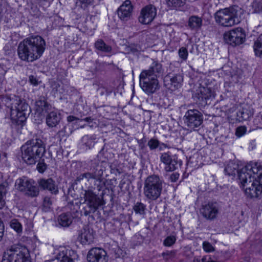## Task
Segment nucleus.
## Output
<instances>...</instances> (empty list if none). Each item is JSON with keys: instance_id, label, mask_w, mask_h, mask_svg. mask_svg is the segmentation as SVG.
<instances>
[{"instance_id": "nucleus-16", "label": "nucleus", "mask_w": 262, "mask_h": 262, "mask_svg": "<svg viewBox=\"0 0 262 262\" xmlns=\"http://www.w3.org/2000/svg\"><path fill=\"white\" fill-rule=\"evenodd\" d=\"M183 81V76L181 74H168L164 79L165 85L171 90L180 88Z\"/></svg>"}, {"instance_id": "nucleus-14", "label": "nucleus", "mask_w": 262, "mask_h": 262, "mask_svg": "<svg viewBox=\"0 0 262 262\" xmlns=\"http://www.w3.org/2000/svg\"><path fill=\"white\" fill-rule=\"evenodd\" d=\"M160 159V161L165 164L164 169L166 171H173L178 168L177 158L175 156L171 155L169 152L162 153Z\"/></svg>"}, {"instance_id": "nucleus-53", "label": "nucleus", "mask_w": 262, "mask_h": 262, "mask_svg": "<svg viewBox=\"0 0 262 262\" xmlns=\"http://www.w3.org/2000/svg\"><path fill=\"white\" fill-rule=\"evenodd\" d=\"M66 136V127H64L63 128H62L60 130H59L57 134V138L60 139V140H61V138Z\"/></svg>"}, {"instance_id": "nucleus-1", "label": "nucleus", "mask_w": 262, "mask_h": 262, "mask_svg": "<svg viewBox=\"0 0 262 262\" xmlns=\"http://www.w3.org/2000/svg\"><path fill=\"white\" fill-rule=\"evenodd\" d=\"M238 178L246 194L251 198L262 194V166L250 162L238 171Z\"/></svg>"}, {"instance_id": "nucleus-60", "label": "nucleus", "mask_w": 262, "mask_h": 262, "mask_svg": "<svg viewBox=\"0 0 262 262\" xmlns=\"http://www.w3.org/2000/svg\"><path fill=\"white\" fill-rule=\"evenodd\" d=\"M202 262H215L214 261L211 260L210 258H209V259L207 261H206V258H203L202 259Z\"/></svg>"}, {"instance_id": "nucleus-2", "label": "nucleus", "mask_w": 262, "mask_h": 262, "mask_svg": "<svg viewBox=\"0 0 262 262\" xmlns=\"http://www.w3.org/2000/svg\"><path fill=\"white\" fill-rule=\"evenodd\" d=\"M46 41L41 36L32 35L19 43L18 56L23 61L34 62L42 56L46 50Z\"/></svg>"}, {"instance_id": "nucleus-5", "label": "nucleus", "mask_w": 262, "mask_h": 262, "mask_svg": "<svg viewBox=\"0 0 262 262\" xmlns=\"http://www.w3.org/2000/svg\"><path fill=\"white\" fill-rule=\"evenodd\" d=\"M163 189V181L158 175L147 177L144 183L143 194L150 201H156L161 196Z\"/></svg>"}, {"instance_id": "nucleus-52", "label": "nucleus", "mask_w": 262, "mask_h": 262, "mask_svg": "<svg viewBox=\"0 0 262 262\" xmlns=\"http://www.w3.org/2000/svg\"><path fill=\"white\" fill-rule=\"evenodd\" d=\"M46 168L47 166L44 163L39 162L37 165V169L39 172H43Z\"/></svg>"}, {"instance_id": "nucleus-56", "label": "nucleus", "mask_w": 262, "mask_h": 262, "mask_svg": "<svg viewBox=\"0 0 262 262\" xmlns=\"http://www.w3.org/2000/svg\"><path fill=\"white\" fill-rule=\"evenodd\" d=\"M84 180V174L83 173L81 174L79 176H78L76 180H75V183L77 184L78 182H80V181Z\"/></svg>"}, {"instance_id": "nucleus-54", "label": "nucleus", "mask_w": 262, "mask_h": 262, "mask_svg": "<svg viewBox=\"0 0 262 262\" xmlns=\"http://www.w3.org/2000/svg\"><path fill=\"white\" fill-rule=\"evenodd\" d=\"M179 178V174L177 172L173 173L171 174L170 177V179L171 182H176Z\"/></svg>"}, {"instance_id": "nucleus-43", "label": "nucleus", "mask_w": 262, "mask_h": 262, "mask_svg": "<svg viewBox=\"0 0 262 262\" xmlns=\"http://www.w3.org/2000/svg\"><path fill=\"white\" fill-rule=\"evenodd\" d=\"M176 241V238L174 236H168L164 239L163 245L166 247H170L175 243Z\"/></svg>"}, {"instance_id": "nucleus-30", "label": "nucleus", "mask_w": 262, "mask_h": 262, "mask_svg": "<svg viewBox=\"0 0 262 262\" xmlns=\"http://www.w3.org/2000/svg\"><path fill=\"white\" fill-rule=\"evenodd\" d=\"M253 47L255 55L257 57H262V34L254 41Z\"/></svg>"}, {"instance_id": "nucleus-36", "label": "nucleus", "mask_w": 262, "mask_h": 262, "mask_svg": "<svg viewBox=\"0 0 262 262\" xmlns=\"http://www.w3.org/2000/svg\"><path fill=\"white\" fill-rule=\"evenodd\" d=\"M213 95V92L209 88H203L201 90L199 97L201 98L202 100L205 99L206 100L210 99Z\"/></svg>"}, {"instance_id": "nucleus-44", "label": "nucleus", "mask_w": 262, "mask_h": 262, "mask_svg": "<svg viewBox=\"0 0 262 262\" xmlns=\"http://www.w3.org/2000/svg\"><path fill=\"white\" fill-rule=\"evenodd\" d=\"M52 204V202L49 197L46 196L43 202V209L45 211H48Z\"/></svg>"}, {"instance_id": "nucleus-25", "label": "nucleus", "mask_w": 262, "mask_h": 262, "mask_svg": "<svg viewBox=\"0 0 262 262\" xmlns=\"http://www.w3.org/2000/svg\"><path fill=\"white\" fill-rule=\"evenodd\" d=\"M46 116V123L49 127L56 126L60 122L61 119L60 115L56 111H50L48 112Z\"/></svg>"}, {"instance_id": "nucleus-47", "label": "nucleus", "mask_w": 262, "mask_h": 262, "mask_svg": "<svg viewBox=\"0 0 262 262\" xmlns=\"http://www.w3.org/2000/svg\"><path fill=\"white\" fill-rule=\"evenodd\" d=\"M176 252L174 251H167L162 253V256L166 260L173 258L175 256Z\"/></svg>"}, {"instance_id": "nucleus-11", "label": "nucleus", "mask_w": 262, "mask_h": 262, "mask_svg": "<svg viewBox=\"0 0 262 262\" xmlns=\"http://www.w3.org/2000/svg\"><path fill=\"white\" fill-rule=\"evenodd\" d=\"M30 108L27 103L18 98H16L11 104V116L18 118H26L29 115Z\"/></svg>"}, {"instance_id": "nucleus-33", "label": "nucleus", "mask_w": 262, "mask_h": 262, "mask_svg": "<svg viewBox=\"0 0 262 262\" xmlns=\"http://www.w3.org/2000/svg\"><path fill=\"white\" fill-rule=\"evenodd\" d=\"M96 139V135L89 136L86 135L82 137V142L87 146L89 149L94 147L95 144V140Z\"/></svg>"}, {"instance_id": "nucleus-31", "label": "nucleus", "mask_w": 262, "mask_h": 262, "mask_svg": "<svg viewBox=\"0 0 262 262\" xmlns=\"http://www.w3.org/2000/svg\"><path fill=\"white\" fill-rule=\"evenodd\" d=\"M238 169V164L233 162H230L226 166L224 171L226 174L229 176H235L236 173L239 171Z\"/></svg>"}, {"instance_id": "nucleus-28", "label": "nucleus", "mask_w": 262, "mask_h": 262, "mask_svg": "<svg viewBox=\"0 0 262 262\" xmlns=\"http://www.w3.org/2000/svg\"><path fill=\"white\" fill-rule=\"evenodd\" d=\"M58 222L61 226L68 227L72 222V217L70 213H63L58 216Z\"/></svg>"}, {"instance_id": "nucleus-26", "label": "nucleus", "mask_w": 262, "mask_h": 262, "mask_svg": "<svg viewBox=\"0 0 262 262\" xmlns=\"http://www.w3.org/2000/svg\"><path fill=\"white\" fill-rule=\"evenodd\" d=\"M253 114L252 109L250 108L243 107L237 113V119L239 121L247 120L251 117Z\"/></svg>"}, {"instance_id": "nucleus-51", "label": "nucleus", "mask_w": 262, "mask_h": 262, "mask_svg": "<svg viewBox=\"0 0 262 262\" xmlns=\"http://www.w3.org/2000/svg\"><path fill=\"white\" fill-rule=\"evenodd\" d=\"M84 174V180H85L87 182H90L91 180H95L94 176L92 174V173L89 171L85 173H83Z\"/></svg>"}, {"instance_id": "nucleus-9", "label": "nucleus", "mask_w": 262, "mask_h": 262, "mask_svg": "<svg viewBox=\"0 0 262 262\" xmlns=\"http://www.w3.org/2000/svg\"><path fill=\"white\" fill-rule=\"evenodd\" d=\"M2 262H30L19 247L11 246L4 253Z\"/></svg>"}, {"instance_id": "nucleus-35", "label": "nucleus", "mask_w": 262, "mask_h": 262, "mask_svg": "<svg viewBox=\"0 0 262 262\" xmlns=\"http://www.w3.org/2000/svg\"><path fill=\"white\" fill-rule=\"evenodd\" d=\"M146 206L141 202H137L133 206V210L137 214L144 215L145 214Z\"/></svg>"}, {"instance_id": "nucleus-50", "label": "nucleus", "mask_w": 262, "mask_h": 262, "mask_svg": "<svg viewBox=\"0 0 262 262\" xmlns=\"http://www.w3.org/2000/svg\"><path fill=\"white\" fill-rule=\"evenodd\" d=\"M29 82L34 86H36L39 84L38 80L36 77L33 75H30L29 76Z\"/></svg>"}, {"instance_id": "nucleus-13", "label": "nucleus", "mask_w": 262, "mask_h": 262, "mask_svg": "<svg viewBox=\"0 0 262 262\" xmlns=\"http://www.w3.org/2000/svg\"><path fill=\"white\" fill-rule=\"evenodd\" d=\"M221 207L217 202H208L202 206L201 214L207 220L213 221L220 213Z\"/></svg>"}, {"instance_id": "nucleus-6", "label": "nucleus", "mask_w": 262, "mask_h": 262, "mask_svg": "<svg viewBox=\"0 0 262 262\" xmlns=\"http://www.w3.org/2000/svg\"><path fill=\"white\" fill-rule=\"evenodd\" d=\"M15 187L17 190L24 192L26 195L32 198L36 197L39 193V188L35 181L25 177L16 180Z\"/></svg>"}, {"instance_id": "nucleus-4", "label": "nucleus", "mask_w": 262, "mask_h": 262, "mask_svg": "<svg viewBox=\"0 0 262 262\" xmlns=\"http://www.w3.org/2000/svg\"><path fill=\"white\" fill-rule=\"evenodd\" d=\"M240 8L237 6L221 9L214 14L215 22L224 27H231L239 23L238 13Z\"/></svg>"}, {"instance_id": "nucleus-17", "label": "nucleus", "mask_w": 262, "mask_h": 262, "mask_svg": "<svg viewBox=\"0 0 262 262\" xmlns=\"http://www.w3.org/2000/svg\"><path fill=\"white\" fill-rule=\"evenodd\" d=\"M87 259L89 262H107L106 252L100 248H92L88 252Z\"/></svg>"}, {"instance_id": "nucleus-34", "label": "nucleus", "mask_w": 262, "mask_h": 262, "mask_svg": "<svg viewBox=\"0 0 262 262\" xmlns=\"http://www.w3.org/2000/svg\"><path fill=\"white\" fill-rule=\"evenodd\" d=\"M166 4L170 9H173L184 5L185 0H165Z\"/></svg>"}, {"instance_id": "nucleus-37", "label": "nucleus", "mask_w": 262, "mask_h": 262, "mask_svg": "<svg viewBox=\"0 0 262 262\" xmlns=\"http://www.w3.org/2000/svg\"><path fill=\"white\" fill-rule=\"evenodd\" d=\"M10 227L18 233L22 232L23 227L21 224L17 219H12L10 222Z\"/></svg>"}, {"instance_id": "nucleus-62", "label": "nucleus", "mask_w": 262, "mask_h": 262, "mask_svg": "<svg viewBox=\"0 0 262 262\" xmlns=\"http://www.w3.org/2000/svg\"><path fill=\"white\" fill-rule=\"evenodd\" d=\"M102 187L101 186L100 184H98L97 185V189L98 190L100 191L101 190Z\"/></svg>"}, {"instance_id": "nucleus-19", "label": "nucleus", "mask_w": 262, "mask_h": 262, "mask_svg": "<svg viewBox=\"0 0 262 262\" xmlns=\"http://www.w3.org/2000/svg\"><path fill=\"white\" fill-rule=\"evenodd\" d=\"M133 7L130 1H125L118 9V15L122 20L126 21L131 16Z\"/></svg>"}, {"instance_id": "nucleus-41", "label": "nucleus", "mask_w": 262, "mask_h": 262, "mask_svg": "<svg viewBox=\"0 0 262 262\" xmlns=\"http://www.w3.org/2000/svg\"><path fill=\"white\" fill-rule=\"evenodd\" d=\"M51 86L54 92H58L60 94H63L64 92V90L61 88L60 84L58 82L52 81Z\"/></svg>"}, {"instance_id": "nucleus-23", "label": "nucleus", "mask_w": 262, "mask_h": 262, "mask_svg": "<svg viewBox=\"0 0 262 262\" xmlns=\"http://www.w3.org/2000/svg\"><path fill=\"white\" fill-rule=\"evenodd\" d=\"M74 254V251L61 248L57 255L56 260L54 262H73L72 256Z\"/></svg>"}, {"instance_id": "nucleus-32", "label": "nucleus", "mask_w": 262, "mask_h": 262, "mask_svg": "<svg viewBox=\"0 0 262 262\" xmlns=\"http://www.w3.org/2000/svg\"><path fill=\"white\" fill-rule=\"evenodd\" d=\"M95 47L98 51L105 53H109L112 51L111 47L107 45L102 39H98L95 42Z\"/></svg>"}, {"instance_id": "nucleus-39", "label": "nucleus", "mask_w": 262, "mask_h": 262, "mask_svg": "<svg viewBox=\"0 0 262 262\" xmlns=\"http://www.w3.org/2000/svg\"><path fill=\"white\" fill-rule=\"evenodd\" d=\"M147 145L150 150H154L159 147L160 142L157 139L152 138L148 141Z\"/></svg>"}, {"instance_id": "nucleus-15", "label": "nucleus", "mask_w": 262, "mask_h": 262, "mask_svg": "<svg viewBox=\"0 0 262 262\" xmlns=\"http://www.w3.org/2000/svg\"><path fill=\"white\" fill-rule=\"evenodd\" d=\"M157 15V10L152 5H147L143 8L139 17V21L143 24H149Z\"/></svg>"}, {"instance_id": "nucleus-46", "label": "nucleus", "mask_w": 262, "mask_h": 262, "mask_svg": "<svg viewBox=\"0 0 262 262\" xmlns=\"http://www.w3.org/2000/svg\"><path fill=\"white\" fill-rule=\"evenodd\" d=\"M203 248L204 251L207 252H211L214 250V247L208 242H204L203 243Z\"/></svg>"}, {"instance_id": "nucleus-29", "label": "nucleus", "mask_w": 262, "mask_h": 262, "mask_svg": "<svg viewBox=\"0 0 262 262\" xmlns=\"http://www.w3.org/2000/svg\"><path fill=\"white\" fill-rule=\"evenodd\" d=\"M202 25L201 18L197 16H192L189 17L188 20V26L191 29H197L200 28Z\"/></svg>"}, {"instance_id": "nucleus-3", "label": "nucleus", "mask_w": 262, "mask_h": 262, "mask_svg": "<svg viewBox=\"0 0 262 262\" xmlns=\"http://www.w3.org/2000/svg\"><path fill=\"white\" fill-rule=\"evenodd\" d=\"M21 157L27 164H35L45 152V146L39 139L27 141L21 147Z\"/></svg>"}, {"instance_id": "nucleus-18", "label": "nucleus", "mask_w": 262, "mask_h": 262, "mask_svg": "<svg viewBox=\"0 0 262 262\" xmlns=\"http://www.w3.org/2000/svg\"><path fill=\"white\" fill-rule=\"evenodd\" d=\"M103 162L98 161V160L92 161L90 172L95 178V182L101 183V178L105 170V167Z\"/></svg>"}, {"instance_id": "nucleus-22", "label": "nucleus", "mask_w": 262, "mask_h": 262, "mask_svg": "<svg viewBox=\"0 0 262 262\" xmlns=\"http://www.w3.org/2000/svg\"><path fill=\"white\" fill-rule=\"evenodd\" d=\"M39 186L43 190H49L52 194H57L58 193V188L56 185L55 181L52 179H41L38 181Z\"/></svg>"}, {"instance_id": "nucleus-12", "label": "nucleus", "mask_w": 262, "mask_h": 262, "mask_svg": "<svg viewBox=\"0 0 262 262\" xmlns=\"http://www.w3.org/2000/svg\"><path fill=\"white\" fill-rule=\"evenodd\" d=\"M139 78L140 87L146 94H153L159 89V81L157 78L148 77L145 74H140Z\"/></svg>"}, {"instance_id": "nucleus-48", "label": "nucleus", "mask_w": 262, "mask_h": 262, "mask_svg": "<svg viewBox=\"0 0 262 262\" xmlns=\"http://www.w3.org/2000/svg\"><path fill=\"white\" fill-rule=\"evenodd\" d=\"M97 91L101 96L104 95L105 94H106V95H108L111 93V91H108L106 88L102 85L99 86L97 89Z\"/></svg>"}, {"instance_id": "nucleus-40", "label": "nucleus", "mask_w": 262, "mask_h": 262, "mask_svg": "<svg viewBox=\"0 0 262 262\" xmlns=\"http://www.w3.org/2000/svg\"><path fill=\"white\" fill-rule=\"evenodd\" d=\"M179 58L183 61H186L188 58V52L187 49L185 47H181L178 51Z\"/></svg>"}, {"instance_id": "nucleus-58", "label": "nucleus", "mask_w": 262, "mask_h": 262, "mask_svg": "<svg viewBox=\"0 0 262 262\" xmlns=\"http://www.w3.org/2000/svg\"><path fill=\"white\" fill-rule=\"evenodd\" d=\"M77 119H78V118H77L76 117H75L73 116H69L67 118V120L69 122H72V121L77 120Z\"/></svg>"}, {"instance_id": "nucleus-49", "label": "nucleus", "mask_w": 262, "mask_h": 262, "mask_svg": "<svg viewBox=\"0 0 262 262\" xmlns=\"http://www.w3.org/2000/svg\"><path fill=\"white\" fill-rule=\"evenodd\" d=\"M30 13L34 16L37 17L40 15L39 9L36 6H32L31 8Z\"/></svg>"}, {"instance_id": "nucleus-20", "label": "nucleus", "mask_w": 262, "mask_h": 262, "mask_svg": "<svg viewBox=\"0 0 262 262\" xmlns=\"http://www.w3.org/2000/svg\"><path fill=\"white\" fill-rule=\"evenodd\" d=\"M79 238L82 245L91 244L94 239L93 230L88 226L84 227L80 231Z\"/></svg>"}, {"instance_id": "nucleus-10", "label": "nucleus", "mask_w": 262, "mask_h": 262, "mask_svg": "<svg viewBox=\"0 0 262 262\" xmlns=\"http://www.w3.org/2000/svg\"><path fill=\"white\" fill-rule=\"evenodd\" d=\"M203 121L202 114L195 109L188 110L184 116L185 124L190 129H194L200 126Z\"/></svg>"}, {"instance_id": "nucleus-59", "label": "nucleus", "mask_w": 262, "mask_h": 262, "mask_svg": "<svg viewBox=\"0 0 262 262\" xmlns=\"http://www.w3.org/2000/svg\"><path fill=\"white\" fill-rule=\"evenodd\" d=\"M116 250L117 251L116 252L115 254L116 255L117 257L120 256V252L121 251V250L119 248L117 247Z\"/></svg>"}, {"instance_id": "nucleus-38", "label": "nucleus", "mask_w": 262, "mask_h": 262, "mask_svg": "<svg viewBox=\"0 0 262 262\" xmlns=\"http://www.w3.org/2000/svg\"><path fill=\"white\" fill-rule=\"evenodd\" d=\"M253 122L256 127L262 128V111L256 114Z\"/></svg>"}, {"instance_id": "nucleus-24", "label": "nucleus", "mask_w": 262, "mask_h": 262, "mask_svg": "<svg viewBox=\"0 0 262 262\" xmlns=\"http://www.w3.org/2000/svg\"><path fill=\"white\" fill-rule=\"evenodd\" d=\"M52 106L44 96H40L35 102V110L38 114H44L51 111Z\"/></svg>"}, {"instance_id": "nucleus-27", "label": "nucleus", "mask_w": 262, "mask_h": 262, "mask_svg": "<svg viewBox=\"0 0 262 262\" xmlns=\"http://www.w3.org/2000/svg\"><path fill=\"white\" fill-rule=\"evenodd\" d=\"M9 189V184L4 182L0 184V209L5 205V197Z\"/></svg>"}, {"instance_id": "nucleus-8", "label": "nucleus", "mask_w": 262, "mask_h": 262, "mask_svg": "<svg viewBox=\"0 0 262 262\" xmlns=\"http://www.w3.org/2000/svg\"><path fill=\"white\" fill-rule=\"evenodd\" d=\"M246 33L243 29L238 27L224 33L225 41L232 46H238L244 42Z\"/></svg>"}, {"instance_id": "nucleus-57", "label": "nucleus", "mask_w": 262, "mask_h": 262, "mask_svg": "<svg viewBox=\"0 0 262 262\" xmlns=\"http://www.w3.org/2000/svg\"><path fill=\"white\" fill-rule=\"evenodd\" d=\"M231 105L232 106L230 107V108H229L228 110H227L228 113H232L235 111V110H236V107L234 104H231Z\"/></svg>"}, {"instance_id": "nucleus-61", "label": "nucleus", "mask_w": 262, "mask_h": 262, "mask_svg": "<svg viewBox=\"0 0 262 262\" xmlns=\"http://www.w3.org/2000/svg\"><path fill=\"white\" fill-rule=\"evenodd\" d=\"M84 120L88 122H92V119L91 117H86L84 119Z\"/></svg>"}, {"instance_id": "nucleus-45", "label": "nucleus", "mask_w": 262, "mask_h": 262, "mask_svg": "<svg viewBox=\"0 0 262 262\" xmlns=\"http://www.w3.org/2000/svg\"><path fill=\"white\" fill-rule=\"evenodd\" d=\"M247 131V128L245 126H241L237 127L235 135L238 137H241L244 135Z\"/></svg>"}, {"instance_id": "nucleus-55", "label": "nucleus", "mask_w": 262, "mask_h": 262, "mask_svg": "<svg viewBox=\"0 0 262 262\" xmlns=\"http://www.w3.org/2000/svg\"><path fill=\"white\" fill-rule=\"evenodd\" d=\"M4 231V226L3 223L0 221V241L1 240Z\"/></svg>"}, {"instance_id": "nucleus-7", "label": "nucleus", "mask_w": 262, "mask_h": 262, "mask_svg": "<svg viewBox=\"0 0 262 262\" xmlns=\"http://www.w3.org/2000/svg\"><path fill=\"white\" fill-rule=\"evenodd\" d=\"M83 198V203L86 204V206L84 208V214L85 216L94 213L99 207L102 205L101 199L91 190L84 191Z\"/></svg>"}, {"instance_id": "nucleus-21", "label": "nucleus", "mask_w": 262, "mask_h": 262, "mask_svg": "<svg viewBox=\"0 0 262 262\" xmlns=\"http://www.w3.org/2000/svg\"><path fill=\"white\" fill-rule=\"evenodd\" d=\"M163 71L162 64L157 61H154L148 70H143L140 74H145L148 77L157 78Z\"/></svg>"}, {"instance_id": "nucleus-42", "label": "nucleus", "mask_w": 262, "mask_h": 262, "mask_svg": "<svg viewBox=\"0 0 262 262\" xmlns=\"http://www.w3.org/2000/svg\"><path fill=\"white\" fill-rule=\"evenodd\" d=\"M76 5L80 7L81 8L85 9L90 5H91L94 0H76Z\"/></svg>"}]
</instances>
